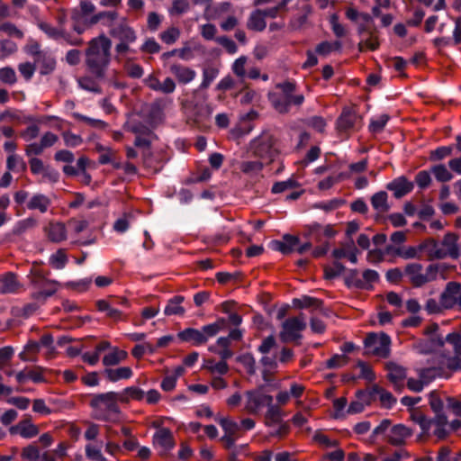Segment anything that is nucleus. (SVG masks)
Wrapping results in <instances>:
<instances>
[{"mask_svg":"<svg viewBox=\"0 0 461 461\" xmlns=\"http://www.w3.org/2000/svg\"><path fill=\"white\" fill-rule=\"evenodd\" d=\"M128 357V353L125 350L118 348H112L111 351L105 354L103 357V364L106 366H112L119 365L124 361Z\"/></svg>","mask_w":461,"mask_h":461,"instance_id":"cd10ccee","label":"nucleus"},{"mask_svg":"<svg viewBox=\"0 0 461 461\" xmlns=\"http://www.w3.org/2000/svg\"><path fill=\"white\" fill-rule=\"evenodd\" d=\"M40 29L44 32L50 38L59 40L64 38V32L61 29L52 27L50 24L41 22L39 23Z\"/></svg>","mask_w":461,"mask_h":461,"instance_id":"5fc2aeb1","label":"nucleus"},{"mask_svg":"<svg viewBox=\"0 0 461 461\" xmlns=\"http://www.w3.org/2000/svg\"><path fill=\"white\" fill-rule=\"evenodd\" d=\"M253 147L255 148V153L258 157H264L267 155L270 151V144L268 137H264L259 140H255L253 142Z\"/></svg>","mask_w":461,"mask_h":461,"instance_id":"864d4df0","label":"nucleus"},{"mask_svg":"<svg viewBox=\"0 0 461 461\" xmlns=\"http://www.w3.org/2000/svg\"><path fill=\"white\" fill-rule=\"evenodd\" d=\"M225 322L224 319H219L213 323L203 326L201 330L205 339V342L225 327Z\"/></svg>","mask_w":461,"mask_h":461,"instance_id":"4c0bfd02","label":"nucleus"},{"mask_svg":"<svg viewBox=\"0 0 461 461\" xmlns=\"http://www.w3.org/2000/svg\"><path fill=\"white\" fill-rule=\"evenodd\" d=\"M49 239L53 242H61L67 239L66 227L62 222H51L47 228Z\"/></svg>","mask_w":461,"mask_h":461,"instance_id":"c85d7f7f","label":"nucleus"},{"mask_svg":"<svg viewBox=\"0 0 461 461\" xmlns=\"http://www.w3.org/2000/svg\"><path fill=\"white\" fill-rule=\"evenodd\" d=\"M19 285L15 276L12 274L5 276L4 278H0V293L10 294L14 293Z\"/></svg>","mask_w":461,"mask_h":461,"instance_id":"58836bf2","label":"nucleus"},{"mask_svg":"<svg viewBox=\"0 0 461 461\" xmlns=\"http://www.w3.org/2000/svg\"><path fill=\"white\" fill-rule=\"evenodd\" d=\"M387 376L390 382L393 384L395 390L400 391L404 384L406 378V370L403 366L396 363H388L386 365Z\"/></svg>","mask_w":461,"mask_h":461,"instance_id":"4468645a","label":"nucleus"},{"mask_svg":"<svg viewBox=\"0 0 461 461\" xmlns=\"http://www.w3.org/2000/svg\"><path fill=\"white\" fill-rule=\"evenodd\" d=\"M214 420L221 425L224 431V435L221 437V440L227 448L230 449L234 447L238 438L237 433L240 430V425L230 417L216 416Z\"/></svg>","mask_w":461,"mask_h":461,"instance_id":"9d476101","label":"nucleus"},{"mask_svg":"<svg viewBox=\"0 0 461 461\" xmlns=\"http://www.w3.org/2000/svg\"><path fill=\"white\" fill-rule=\"evenodd\" d=\"M341 48V43L339 41H322L317 45L315 49V53L327 57L333 51H338Z\"/></svg>","mask_w":461,"mask_h":461,"instance_id":"ea45409f","label":"nucleus"},{"mask_svg":"<svg viewBox=\"0 0 461 461\" xmlns=\"http://www.w3.org/2000/svg\"><path fill=\"white\" fill-rule=\"evenodd\" d=\"M111 41L100 36L91 41L86 50V62L90 71L96 77H103L110 62Z\"/></svg>","mask_w":461,"mask_h":461,"instance_id":"f257e3e1","label":"nucleus"},{"mask_svg":"<svg viewBox=\"0 0 461 461\" xmlns=\"http://www.w3.org/2000/svg\"><path fill=\"white\" fill-rule=\"evenodd\" d=\"M356 115L350 111H344L338 120L337 125L340 131H348L354 126Z\"/></svg>","mask_w":461,"mask_h":461,"instance_id":"37998d69","label":"nucleus"},{"mask_svg":"<svg viewBox=\"0 0 461 461\" xmlns=\"http://www.w3.org/2000/svg\"><path fill=\"white\" fill-rule=\"evenodd\" d=\"M32 282L39 287H44L37 293L38 298L51 296L57 290V284L45 279L43 274L36 268L32 270Z\"/></svg>","mask_w":461,"mask_h":461,"instance_id":"f8f14e48","label":"nucleus"},{"mask_svg":"<svg viewBox=\"0 0 461 461\" xmlns=\"http://www.w3.org/2000/svg\"><path fill=\"white\" fill-rule=\"evenodd\" d=\"M180 36V31L176 27H171L161 33V40L167 44H173Z\"/></svg>","mask_w":461,"mask_h":461,"instance_id":"e2e57ef3","label":"nucleus"},{"mask_svg":"<svg viewBox=\"0 0 461 461\" xmlns=\"http://www.w3.org/2000/svg\"><path fill=\"white\" fill-rule=\"evenodd\" d=\"M389 120V116L385 113L374 116L369 123V130L372 133L381 132Z\"/></svg>","mask_w":461,"mask_h":461,"instance_id":"c03bdc74","label":"nucleus"},{"mask_svg":"<svg viewBox=\"0 0 461 461\" xmlns=\"http://www.w3.org/2000/svg\"><path fill=\"white\" fill-rule=\"evenodd\" d=\"M212 374L224 375L228 372L229 366L225 361L214 362L208 360L204 366Z\"/></svg>","mask_w":461,"mask_h":461,"instance_id":"4d7b16f0","label":"nucleus"},{"mask_svg":"<svg viewBox=\"0 0 461 461\" xmlns=\"http://www.w3.org/2000/svg\"><path fill=\"white\" fill-rule=\"evenodd\" d=\"M437 327L433 328V332L428 338L416 344L415 348L419 353L428 354L440 348L444 341L437 334Z\"/></svg>","mask_w":461,"mask_h":461,"instance_id":"2eb2a0df","label":"nucleus"},{"mask_svg":"<svg viewBox=\"0 0 461 461\" xmlns=\"http://www.w3.org/2000/svg\"><path fill=\"white\" fill-rule=\"evenodd\" d=\"M306 327L305 318L303 315L289 318L282 324L280 339L284 342L294 341L301 337V331Z\"/></svg>","mask_w":461,"mask_h":461,"instance_id":"6e6552de","label":"nucleus"},{"mask_svg":"<svg viewBox=\"0 0 461 461\" xmlns=\"http://www.w3.org/2000/svg\"><path fill=\"white\" fill-rule=\"evenodd\" d=\"M263 167V163L259 160H253V161H244L240 168L241 170L249 175H257L258 174Z\"/></svg>","mask_w":461,"mask_h":461,"instance_id":"6e6d98bb","label":"nucleus"},{"mask_svg":"<svg viewBox=\"0 0 461 461\" xmlns=\"http://www.w3.org/2000/svg\"><path fill=\"white\" fill-rule=\"evenodd\" d=\"M230 4L228 2H223L220 4L214 10V8L208 5L204 12V17L208 20L215 19L216 15L221 13H226L230 10Z\"/></svg>","mask_w":461,"mask_h":461,"instance_id":"3c124183","label":"nucleus"},{"mask_svg":"<svg viewBox=\"0 0 461 461\" xmlns=\"http://www.w3.org/2000/svg\"><path fill=\"white\" fill-rule=\"evenodd\" d=\"M441 305L444 309H449L456 305L461 307V285L450 282L440 295Z\"/></svg>","mask_w":461,"mask_h":461,"instance_id":"9b49d317","label":"nucleus"},{"mask_svg":"<svg viewBox=\"0 0 461 461\" xmlns=\"http://www.w3.org/2000/svg\"><path fill=\"white\" fill-rule=\"evenodd\" d=\"M273 397L265 393L263 387L246 391L244 393L243 410L249 414H258L267 406L269 412L274 416L277 411L272 406Z\"/></svg>","mask_w":461,"mask_h":461,"instance_id":"39448f33","label":"nucleus"},{"mask_svg":"<svg viewBox=\"0 0 461 461\" xmlns=\"http://www.w3.org/2000/svg\"><path fill=\"white\" fill-rule=\"evenodd\" d=\"M185 368L182 366L174 367L167 371L161 383V388L166 392H170L176 387L177 379L184 374Z\"/></svg>","mask_w":461,"mask_h":461,"instance_id":"393cba45","label":"nucleus"},{"mask_svg":"<svg viewBox=\"0 0 461 461\" xmlns=\"http://www.w3.org/2000/svg\"><path fill=\"white\" fill-rule=\"evenodd\" d=\"M459 236L454 232H447L440 241L441 249L446 258H458L460 257Z\"/></svg>","mask_w":461,"mask_h":461,"instance_id":"ddd939ff","label":"nucleus"},{"mask_svg":"<svg viewBox=\"0 0 461 461\" xmlns=\"http://www.w3.org/2000/svg\"><path fill=\"white\" fill-rule=\"evenodd\" d=\"M439 267L437 264H430L424 267L420 263H410L404 268V276L415 287H420L427 283L437 279Z\"/></svg>","mask_w":461,"mask_h":461,"instance_id":"423d86ee","label":"nucleus"},{"mask_svg":"<svg viewBox=\"0 0 461 461\" xmlns=\"http://www.w3.org/2000/svg\"><path fill=\"white\" fill-rule=\"evenodd\" d=\"M178 338L183 341L191 342L194 345L205 343V339L202 334V330L193 328H188L180 331L178 333Z\"/></svg>","mask_w":461,"mask_h":461,"instance_id":"c756f323","label":"nucleus"},{"mask_svg":"<svg viewBox=\"0 0 461 461\" xmlns=\"http://www.w3.org/2000/svg\"><path fill=\"white\" fill-rule=\"evenodd\" d=\"M16 50V45L14 42L5 40L0 41V59H4Z\"/></svg>","mask_w":461,"mask_h":461,"instance_id":"338daca9","label":"nucleus"},{"mask_svg":"<svg viewBox=\"0 0 461 461\" xmlns=\"http://www.w3.org/2000/svg\"><path fill=\"white\" fill-rule=\"evenodd\" d=\"M247 60V57L240 56L232 64V71L240 78H244L247 75L245 69Z\"/></svg>","mask_w":461,"mask_h":461,"instance_id":"bf43d9fd","label":"nucleus"},{"mask_svg":"<svg viewBox=\"0 0 461 461\" xmlns=\"http://www.w3.org/2000/svg\"><path fill=\"white\" fill-rule=\"evenodd\" d=\"M51 203L50 199L42 194H33L27 203V208L29 210H39L41 213L48 211Z\"/></svg>","mask_w":461,"mask_h":461,"instance_id":"bb28decb","label":"nucleus"},{"mask_svg":"<svg viewBox=\"0 0 461 461\" xmlns=\"http://www.w3.org/2000/svg\"><path fill=\"white\" fill-rule=\"evenodd\" d=\"M108 348H111V344L108 341H102L95 347L94 351L81 354V358L89 366H95L99 362L101 353Z\"/></svg>","mask_w":461,"mask_h":461,"instance_id":"a878e982","label":"nucleus"},{"mask_svg":"<svg viewBox=\"0 0 461 461\" xmlns=\"http://www.w3.org/2000/svg\"><path fill=\"white\" fill-rule=\"evenodd\" d=\"M371 203L373 208L381 213H384L390 209V205L388 203V194L384 191L375 193L371 197Z\"/></svg>","mask_w":461,"mask_h":461,"instance_id":"7c9ffc66","label":"nucleus"},{"mask_svg":"<svg viewBox=\"0 0 461 461\" xmlns=\"http://www.w3.org/2000/svg\"><path fill=\"white\" fill-rule=\"evenodd\" d=\"M17 430L25 438H31L39 433L37 426L29 420L20 422L17 426Z\"/></svg>","mask_w":461,"mask_h":461,"instance_id":"a19ab883","label":"nucleus"},{"mask_svg":"<svg viewBox=\"0 0 461 461\" xmlns=\"http://www.w3.org/2000/svg\"><path fill=\"white\" fill-rule=\"evenodd\" d=\"M345 203V201L339 198H334L327 202H320L313 204V208L321 209L325 212L334 211Z\"/></svg>","mask_w":461,"mask_h":461,"instance_id":"49530a36","label":"nucleus"},{"mask_svg":"<svg viewBox=\"0 0 461 461\" xmlns=\"http://www.w3.org/2000/svg\"><path fill=\"white\" fill-rule=\"evenodd\" d=\"M277 92L269 93L268 97L274 108L280 113H288L291 106H300L304 96L302 94H294L295 85L285 81L276 85Z\"/></svg>","mask_w":461,"mask_h":461,"instance_id":"7ed1b4c3","label":"nucleus"},{"mask_svg":"<svg viewBox=\"0 0 461 461\" xmlns=\"http://www.w3.org/2000/svg\"><path fill=\"white\" fill-rule=\"evenodd\" d=\"M111 34L113 37L121 41L133 42L136 39L134 32L127 25L125 21L121 20L116 22L112 29Z\"/></svg>","mask_w":461,"mask_h":461,"instance_id":"dca6fc26","label":"nucleus"},{"mask_svg":"<svg viewBox=\"0 0 461 461\" xmlns=\"http://www.w3.org/2000/svg\"><path fill=\"white\" fill-rule=\"evenodd\" d=\"M101 447V445L87 444L86 446V457L94 461H106L105 456L102 454Z\"/></svg>","mask_w":461,"mask_h":461,"instance_id":"de8ad7c7","label":"nucleus"},{"mask_svg":"<svg viewBox=\"0 0 461 461\" xmlns=\"http://www.w3.org/2000/svg\"><path fill=\"white\" fill-rule=\"evenodd\" d=\"M391 339L384 333L370 334L365 340V347L371 355L387 357L390 354Z\"/></svg>","mask_w":461,"mask_h":461,"instance_id":"0eeeda50","label":"nucleus"},{"mask_svg":"<svg viewBox=\"0 0 461 461\" xmlns=\"http://www.w3.org/2000/svg\"><path fill=\"white\" fill-rule=\"evenodd\" d=\"M393 253L403 259L420 258L421 254L420 244L416 247H402L397 248Z\"/></svg>","mask_w":461,"mask_h":461,"instance_id":"c9c22d12","label":"nucleus"},{"mask_svg":"<svg viewBox=\"0 0 461 461\" xmlns=\"http://www.w3.org/2000/svg\"><path fill=\"white\" fill-rule=\"evenodd\" d=\"M266 423L271 428L270 433L272 436H282L287 430V427L281 420H267Z\"/></svg>","mask_w":461,"mask_h":461,"instance_id":"0e129e2a","label":"nucleus"},{"mask_svg":"<svg viewBox=\"0 0 461 461\" xmlns=\"http://www.w3.org/2000/svg\"><path fill=\"white\" fill-rule=\"evenodd\" d=\"M40 351V344L36 341H29L19 354L23 361H35V356Z\"/></svg>","mask_w":461,"mask_h":461,"instance_id":"e433bc0d","label":"nucleus"},{"mask_svg":"<svg viewBox=\"0 0 461 461\" xmlns=\"http://www.w3.org/2000/svg\"><path fill=\"white\" fill-rule=\"evenodd\" d=\"M372 395L375 398H378L381 403L388 408L392 407L396 402V399L392 395L391 393L378 385L373 386Z\"/></svg>","mask_w":461,"mask_h":461,"instance_id":"2f4dec72","label":"nucleus"},{"mask_svg":"<svg viewBox=\"0 0 461 461\" xmlns=\"http://www.w3.org/2000/svg\"><path fill=\"white\" fill-rule=\"evenodd\" d=\"M152 443L159 455H167L175 447L172 431L167 428L158 426L152 438Z\"/></svg>","mask_w":461,"mask_h":461,"instance_id":"1a4fd4ad","label":"nucleus"},{"mask_svg":"<svg viewBox=\"0 0 461 461\" xmlns=\"http://www.w3.org/2000/svg\"><path fill=\"white\" fill-rule=\"evenodd\" d=\"M0 32L17 39H22L23 37V32L11 23H4L0 24Z\"/></svg>","mask_w":461,"mask_h":461,"instance_id":"052dcab7","label":"nucleus"},{"mask_svg":"<svg viewBox=\"0 0 461 461\" xmlns=\"http://www.w3.org/2000/svg\"><path fill=\"white\" fill-rule=\"evenodd\" d=\"M170 72L177 78L181 84H188L194 80L196 76L194 70L177 64H174L170 67Z\"/></svg>","mask_w":461,"mask_h":461,"instance_id":"b1692460","label":"nucleus"},{"mask_svg":"<svg viewBox=\"0 0 461 461\" xmlns=\"http://www.w3.org/2000/svg\"><path fill=\"white\" fill-rule=\"evenodd\" d=\"M421 252L425 251L429 259H443L446 258V254L441 249L440 242L435 240H428L420 244Z\"/></svg>","mask_w":461,"mask_h":461,"instance_id":"4be33fe9","label":"nucleus"},{"mask_svg":"<svg viewBox=\"0 0 461 461\" xmlns=\"http://www.w3.org/2000/svg\"><path fill=\"white\" fill-rule=\"evenodd\" d=\"M299 245V239L292 235H285L283 240H276L272 242V249L280 251L283 254H289L295 250Z\"/></svg>","mask_w":461,"mask_h":461,"instance_id":"412c9836","label":"nucleus"},{"mask_svg":"<svg viewBox=\"0 0 461 461\" xmlns=\"http://www.w3.org/2000/svg\"><path fill=\"white\" fill-rule=\"evenodd\" d=\"M293 305L298 309L312 308L322 311L321 302L310 296H303L293 300Z\"/></svg>","mask_w":461,"mask_h":461,"instance_id":"72a5a7b5","label":"nucleus"},{"mask_svg":"<svg viewBox=\"0 0 461 461\" xmlns=\"http://www.w3.org/2000/svg\"><path fill=\"white\" fill-rule=\"evenodd\" d=\"M68 262V256L64 249H59L55 253H53L50 258V265L56 269H62L65 267Z\"/></svg>","mask_w":461,"mask_h":461,"instance_id":"79ce46f5","label":"nucleus"},{"mask_svg":"<svg viewBox=\"0 0 461 461\" xmlns=\"http://www.w3.org/2000/svg\"><path fill=\"white\" fill-rule=\"evenodd\" d=\"M445 409L456 416H461V401L456 398L447 397L445 402Z\"/></svg>","mask_w":461,"mask_h":461,"instance_id":"69168bd1","label":"nucleus"},{"mask_svg":"<svg viewBox=\"0 0 461 461\" xmlns=\"http://www.w3.org/2000/svg\"><path fill=\"white\" fill-rule=\"evenodd\" d=\"M104 375L110 382L115 383L131 378L133 372L130 366H120L116 368L106 367L104 370Z\"/></svg>","mask_w":461,"mask_h":461,"instance_id":"6ab92c4d","label":"nucleus"},{"mask_svg":"<svg viewBox=\"0 0 461 461\" xmlns=\"http://www.w3.org/2000/svg\"><path fill=\"white\" fill-rule=\"evenodd\" d=\"M266 26L265 14L260 10L253 12L249 19L248 27L255 31H263Z\"/></svg>","mask_w":461,"mask_h":461,"instance_id":"f704fd0d","label":"nucleus"},{"mask_svg":"<svg viewBox=\"0 0 461 461\" xmlns=\"http://www.w3.org/2000/svg\"><path fill=\"white\" fill-rule=\"evenodd\" d=\"M309 234L316 240L321 242L322 237L331 238L335 235L336 231L330 224L321 225L319 223H312L308 227Z\"/></svg>","mask_w":461,"mask_h":461,"instance_id":"5701e85b","label":"nucleus"},{"mask_svg":"<svg viewBox=\"0 0 461 461\" xmlns=\"http://www.w3.org/2000/svg\"><path fill=\"white\" fill-rule=\"evenodd\" d=\"M261 363L264 366L263 378L267 382L268 381L267 374H272L277 368V361L276 357L266 355L262 357Z\"/></svg>","mask_w":461,"mask_h":461,"instance_id":"a18cd8bd","label":"nucleus"},{"mask_svg":"<svg viewBox=\"0 0 461 461\" xmlns=\"http://www.w3.org/2000/svg\"><path fill=\"white\" fill-rule=\"evenodd\" d=\"M348 363V357L345 354H337L327 360V366L331 369H337L344 366Z\"/></svg>","mask_w":461,"mask_h":461,"instance_id":"680f3d73","label":"nucleus"},{"mask_svg":"<svg viewBox=\"0 0 461 461\" xmlns=\"http://www.w3.org/2000/svg\"><path fill=\"white\" fill-rule=\"evenodd\" d=\"M411 434V430L407 427L402 424H396L393 425L390 429L386 439L392 445L397 446L402 444Z\"/></svg>","mask_w":461,"mask_h":461,"instance_id":"a211bd4d","label":"nucleus"},{"mask_svg":"<svg viewBox=\"0 0 461 461\" xmlns=\"http://www.w3.org/2000/svg\"><path fill=\"white\" fill-rule=\"evenodd\" d=\"M184 301V297L183 296H174L173 298H171L165 310H164V313L167 316L169 315H184L185 313V308L181 305L182 302Z\"/></svg>","mask_w":461,"mask_h":461,"instance_id":"473e14b6","label":"nucleus"},{"mask_svg":"<svg viewBox=\"0 0 461 461\" xmlns=\"http://www.w3.org/2000/svg\"><path fill=\"white\" fill-rule=\"evenodd\" d=\"M411 419L413 422L418 424L421 429L422 434H432L438 439H443L448 435V422L447 417L443 414H437L434 419H428L420 411L412 410Z\"/></svg>","mask_w":461,"mask_h":461,"instance_id":"20e7f679","label":"nucleus"},{"mask_svg":"<svg viewBox=\"0 0 461 461\" xmlns=\"http://www.w3.org/2000/svg\"><path fill=\"white\" fill-rule=\"evenodd\" d=\"M387 189L392 191L396 198H401L413 189V183L404 176H400L390 182Z\"/></svg>","mask_w":461,"mask_h":461,"instance_id":"f3484780","label":"nucleus"},{"mask_svg":"<svg viewBox=\"0 0 461 461\" xmlns=\"http://www.w3.org/2000/svg\"><path fill=\"white\" fill-rule=\"evenodd\" d=\"M145 392L140 388L135 386H130L124 389L121 397L123 398L124 401H128L129 399L141 401L144 399Z\"/></svg>","mask_w":461,"mask_h":461,"instance_id":"09e8293b","label":"nucleus"},{"mask_svg":"<svg viewBox=\"0 0 461 461\" xmlns=\"http://www.w3.org/2000/svg\"><path fill=\"white\" fill-rule=\"evenodd\" d=\"M304 392V386L300 384H292L289 391H280L276 396L279 405H285L292 398L299 399Z\"/></svg>","mask_w":461,"mask_h":461,"instance_id":"aec40b11","label":"nucleus"},{"mask_svg":"<svg viewBox=\"0 0 461 461\" xmlns=\"http://www.w3.org/2000/svg\"><path fill=\"white\" fill-rule=\"evenodd\" d=\"M22 456L29 461H40L41 454L37 447L30 445L23 448Z\"/></svg>","mask_w":461,"mask_h":461,"instance_id":"774afa93","label":"nucleus"},{"mask_svg":"<svg viewBox=\"0 0 461 461\" xmlns=\"http://www.w3.org/2000/svg\"><path fill=\"white\" fill-rule=\"evenodd\" d=\"M123 402L121 394L115 392H108L94 395L90 405L94 409L95 418L111 422H118L120 420V409L118 402Z\"/></svg>","mask_w":461,"mask_h":461,"instance_id":"f03ea898","label":"nucleus"},{"mask_svg":"<svg viewBox=\"0 0 461 461\" xmlns=\"http://www.w3.org/2000/svg\"><path fill=\"white\" fill-rule=\"evenodd\" d=\"M98 310L106 313V315L115 321H118L122 317V312L113 307H112L106 301H99L97 303Z\"/></svg>","mask_w":461,"mask_h":461,"instance_id":"8fccbe9b","label":"nucleus"},{"mask_svg":"<svg viewBox=\"0 0 461 461\" xmlns=\"http://www.w3.org/2000/svg\"><path fill=\"white\" fill-rule=\"evenodd\" d=\"M7 168L11 171L20 172L25 169V164L22 158L15 154H10L6 161Z\"/></svg>","mask_w":461,"mask_h":461,"instance_id":"603ef678","label":"nucleus"},{"mask_svg":"<svg viewBox=\"0 0 461 461\" xmlns=\"http://www.w3.org/2000/svg\"><path fill=\"white\" fill-rule=\"evenodd\" d=\"M432 172L436 179L439 182L450 181L453 177L452 174L444 165H438L432 168Z\"/></svg>","mask_w":461,"mask_h":461,"instance_id":"13d9d810","label":"nucleus"}]
</instances>
